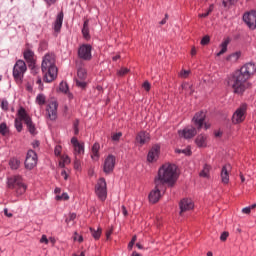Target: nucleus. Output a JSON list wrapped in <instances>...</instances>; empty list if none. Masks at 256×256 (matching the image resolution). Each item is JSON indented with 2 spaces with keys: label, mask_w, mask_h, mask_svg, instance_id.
<instances>
[{
  "label": "nucleus",
  "mask_w": 256,
  "mask_h": 256,
  "mask_svg": "<svg viewBox=\"0 0 256 256\" xmlns=\"http://www.w3.org/2000/svg\"><path fill=\"white\" fill-rule=\"evenodd\" d=\"M91 235L94 239H100L102 230L101 228H98L97 230L90 228Z\"/></svg>",
  "instance_id": "473e14b6"
},
{
  "label": "nucleus",
  "mask_w": 256,
  "mask_h": 256,
  "mask_svg": "<svg viewBox=\"0 0 256 256\" xmlns=\"http://www.w3.org/2000/svg\"><path fill=\"white\" fill-rule=\"evenodd\" d=\"M237 1L239 0H223V5L224 7H227L228 5H235V3H237Z\"/></svg>",
  "instance_id": "c03bdc74"
},
{
  "label": "nucleus",
  "mask_w": 256,
  "mask_h": 256,
  "mask_svg": "<svg viewBox=\"0 0 256 256\" xmlns=\"http://www.w3.org/2000/svg\"><path fill=\"white\" fill-rule=\"evenodd\" d=\"M163 185L157 186L155 183V188L149 194L150 203H157L161 199V191L163 190Z\"/></svg>",
  "instance_id": "f3484780"
},
{
  "label": "nucleus",
  "mask_w": 256,
  "mask_h": 256,
  "mask_svg": "<svg viewBox=\"0 0 256 256\" xmlns=\"http://www.w3.org/2000/svg\"><path fill=\"white\" fill-rule=\"evenodd\" d=\"M111 235H113V229L107 230L106 231V238L109 239V237H111Z\"/></svg>",
  "instance_id": "bf43d9fd"
},
{
  "label": "nucleus",
  "mask_w": 256,
  "mask_h": 256,
  "mask_svg": "<svg viewBox=\"0 0 256 256\" xmlns=\"http://www.w3.org/2000/svg\"><path fill=\"white\" fill-rule=\"evenodd\" d=\"M57 107H59V104H57V101L55 100L49 102L46 107V113L51 121H55L57 119Z\"/></svg>",
  "instance_id": "4468645a"
},
{
  "label": "nucleus",
  "mask_w": 256,
  "mask_h": 256,
  "mask_svg": "<svg viewBox=\"0 0 256 256\" xmlns=\"http://www.w3.org/2000/svg\"><path fill=\"white\" fill-rule=\"evenodd\" d=\"M40 243H44L45 245H49V238H47V235H42L40 239Z\"/></svg>",
  "instance_id": "8fccbe9b"
},
{
  "label": "nucleus",
  "mask_w": 256,
  "mask_h": 256,
  "mask_svg": "<svg viewBox=\"0 0 256 256\" xmlns=\"http://www.w3.org/2000/svg\"><path fill=\"white\" fill-rule=\"evenodd\" d=\"M241 57V52H234L227 56L226 61H230V63H237L239 61V58Z\"/></svg>",
  "instance_id": "a878e982"
},
{
  "label": "nucleus",
  "mask_w": 256,
  "mask_h": 256,
  "mask_svg": "<svg viewBox=\"0 0 256 256\" xmlns=\"http://www.w3.org/2000/svg\"><path fill=\"white\" fill-rule=\"evenodd\" d=\"M177 181V166L175 164H163L162 167L158 171V177L155 178V183L157 184V187L163 185L165 186V183L168 185H175Z\"/></svg>",
  "instance_id": "f03ea898"
},
{
  "label": "nucleus",
  "mask_w": 256,
  "mask_h": 256,
  "mask_svg": "<svg viewBox=\"0 0 256 256\" xmlns=\"http://www.w3.org/2000/svg\"><path fill=\"white\" fill-rule=\"evenodd\" d=\"M115 163H117V159L114 155L110 154L105 158L103 163V171L106 173V175L113 173V170L115 169Z\"/></svg>",
  "instance_id": "9b49d317"
},
{
  "label": "nucleus",
  "mask_w": 256,
  "mask_h": 256,
  "mask_svg": "<svg viewBox=\"0 0 256 256\" xmlns=\"http://www.w3.org/2000/svg\"><path fill=\"white\" fill-rule=\"evenodd\" d=\"M22 121L27 126V129L29 133H31V135H35L37 133V129L35 128V124H33L31 116H29V113H27V110H25V108L20 107L17 111V117L15 119V128L18 133H21L23 131Z\"/></svg>",
  "instance_id": "20e7f679"
},
{
  "label": "nucleus",
  "mask_w": 256,
  "mask_h": 256,
  "mask_svg": "<svg viewBox=\"0 0 256 256\" xmlns=\"http://www.w3.org/2000/svg\"><path fill=\"white\" fill-rule=\"evenodd\" d=\"M256 73V65L253 63H247L241 67L240 70L234 72V74L228 79V87H232L234 93L241 95L247 89V81L253 77Z\"/></svg>",
  "instance_id": "f257e3e1"
},
{
  "label": "nucleus",
  "mask_w": 256,
  "mask_h": 256,
  "mask_svg": "<svg viewBox=\"0 0 256 256\" xmlns=\"http://www.w3.org/2000/svg\"><path fill=\"white\" fill-rule=\"evenodd\" d=\"M180 207V215H183L184 213H187V211L193 210L195 205L193 204V200L184 198L179 203Z\"/></svg>",
  "instance_id": "dca6fc26"
},
{
  "label": "nucleus",
  "mask_w": 256,
  "mask_h": 256,
  "mask_svg": "<svg viewBox=\"0 0 256 256\" xmlns=\"http://www.w3.org/2000/svg\"><path fill=\"white\" fill-rule=\"evenodd\" d=\"M69 163H71V158H69V156H65V164L69 165Z\"/></svg>",
  "instance_id": "69168bd1"
},
{
  "label": "nucleus",
  "mask_w": 256,
  "mask_h": 256,
  "mask_svg": "<svg viewBox=\"0 0 256 256\" xmlns=\"http://www.w3.org/2000/svg\"><path fill=\"white\" fill-rule=\"evenodd\" d=\"M76 218H77V214H75V213H71L69 215V221H75Z\"/></svg>",
  "instance_id": "13d9d810"
},
{
  "label": "nucleus",
  "mask_w": 256,
  "mask_h": 256,
  "mask_svg": "<svg viewBox=\"0 0 256 256\" xmlns=\"http://www.w3.org/2000/svg\"><path fill=\"white\" fill-rule=\"evenodd\" d=\"M7 187L9 189H14L16 197H21L27 191V185L23 182V177L19 175H14L8 178Z\"/></svg>",
  "instance_id": "39448f33"
},
{
  "label": "nucleus",
  "mask_w": 256,
  "mask_h": 256,
  "mask_svg": "<svg viewBox=\"0 0 256 256\" xmlns=\"http://www.w3.org/2000/svg\"><path fill=\"white\" fill-rule=\"evenodd\" d=\"M210 41H211V38H209V36H204L201 40V45H209Z\"/></svg>",
  "instance_id": "a18cd8bd"
},
{
  "label": "nucleus",
  "mask_w": 256,
  "mask_h": 256,
  "mask_svg": "<svg viewBox=\"0 0 256 256\" xmlns=\"http://www.w3.org/2000/svg\"><path fill=\"white\" fill-rule=\"evenodd\" d=\"M213 13V5H210L208 11L206 13L199 14L198 17L205 18L209 17V14Z\"/></svg>",
  "instance_id": "c9c22d12"
},
{
  "label": "nucleus",
  "mask_w": 256,
  "mask_h": 256,
  "mask_svg": "<svg viewBox=\"0 0 256 256\" xmlns=\"http://www.w3.org/2000/svg\"><path fill=\"white\" fill-rule=\"evenodd\" d=\"M36 83H37V85H39L40 89H43V86L41 85V83H42L41 77L37 78Z\"/></svg>",
  "instance_id": "052dcab7"
},
{
  "label": "nucleus",
  "mask_w": 256,
  "mask_h": 256,
  "mask_svg": "<svg viewBox=\"0 0 256 256\" xmlns=\"http://www.w3.org/2000/svg\"><path fill=\"white\" fill-rule=\"evenodd\" d=\"M75 157H83L85 155V142H79L77 137H72L70 141Z\"/></svg>",
  "instance_id": "9d476101"
},
{
  "label": "nucleus",
  "mask_w": 256,
  "mask_h": 256,
  "mask_svg": "<svg viewBox=\"0 0 256 256\" xmlns=\"http://www.w3.org/2000/svg\"><path fill=\"white\" fill-rule=\"evenodd\" d=\"M189 75H191V71L190 70H182L180 72V77L182 79H187V77H189Z\"/></svg>",
  "instance_id": "4c0bfd02"
},
{
  "label": "nucleus",
  "mask_w": 256,
  "mask_h": 256,
  "mask_svg": "<svg viewBox=\"0 0 256 256\" xmlns=\"http://www.w3.org/2000/svg\"><path fill=\"white\" fill-rule=\"evenodd\" d=\"M63 18H64V14H63V12H60L57 15L56 20H55L54 25H53L55 33H60L61 27H63Z\"/></svg>",
  "instance_id": "412c9836"
},
{
  "label": "nucleus",
  "mask_w": 256,
  "mask_h": 256,
  "mask_svg": "<svg viewBox=\"0 0 256 256\" xmlns=\"http://www.w3.org/2000/svg\"><path fill=\"white\" fill-rule=\"evenodd\" d=\"M81 167V157H75L74 169H79Z\"/></svg>",
  "instance_id": "a19ab883"
},
{
  "label": "nucleus",
  "mask_w": 256,
  "mask_h": 256,
  "mask_svg": "<svg viewBox=\"0 0 256 256\" xmlns=\"http://www.w3.org/2000/svg\"><path fill=\"white\" fill-rule=\"evenodd\" d=\"M182 89H185V91H188L190 95H193V86L188 83L182 84Z\"/></svg>",
  "instance_id": "f704fd0d"
},
{
  "label": "nucleus",
  "mask_w": 256,
  "mask_h": 256,
  "mask_svg": "<svg viewBox=\"0 0 256 256\" xmlns=\"http://www.w3.org/2000/svg\"><path fill=\"white\" fill-rule=\"evenodd\" d=\"M160 151L161 147L159 145H154L148 152L147 161H149V163L157 161V159H159Z\"/></svg>",
  "instance_id": "6ab92c4d"
},
{
  "label": "nucleus",
  "mask_w": 256,
  "mask_h": 256,
  "mask_svg": "<svg viewBox=\"0 0 256 256\" xmlns=\"http://www.w3.org/2000/svg\"><path fill=\"white\" fill-rule=\"evenodd\" d=\"M55 1H57V0H45L47 5H53V3H55Z\"/></svg>",
  "instance_id": "774afa93"
},
{
  "label": "nucleus",
  "mask_w": 256,
  "mask_h": 256,
  "mask_svg": "<svg viewBox=\"0 0 256 256\" xmlns=\"http://www.w3.org/2000/svg\"><path fill=\"white\" fill-rule=\"evenodd\" d=\"M1 109H3V111H8V109H9V102L7 100H2L1 101Z\"/></svg>",
  "instance_id": "ea45409f"
},
{
  "label": "nucleus",
  "mask_w": 256,
  "mask_h": 256,
  "mask_svg": "<svg viewBox=\"0 0 256 256\" xmlns=\"http://www.w3.org/2000/svg\"><path fill=\"white\" fill-rule=\"evenodd\" d=\"M121 137H123V133L121 132L114 133L112 134V141H119Z\"/></svg>",
  "instance_id": "58836bf2"
},
{
  "label": "nucleus",
  "mask_w": 256,
  "mask_h": 256,
  "mask_svg": "<svg viewBox=\"0 0 256 256\" xmlns=\"http://www.w3.org/2000/svg\"><path fill=\"white\" fill-rule=\"evenodd\" d=\"M229 169H231V165L228 164L223 166L221 170V181L224 185L229 183Z\"/></svg>",
  "instance_id": "4be33fe9"
},
{
  "label": "nucleus",
  "mask_w": 256,
  "mask_h": 256,
  "mask_svg": "<svg viewBox=\"0 0 256 256\" xmlns=\"http://www.w3.org/2000/svg\"><path fill=\"white\" fill-rule=\"evenodd\" d=\"M243 21L249 29H256V11L252 10L243 15Z\"/></svg>",
  "instance_id": "ddd939ff"
},
{
  "label": "nucleus",
  "mask_w": 256,
  "mask_h": 256,
  "mask_svg": "<svg viewBox=\"0 0 256 256\" xmlns=\"http://www.w3.org/2000/svg\"><path fill=\"white\" fill-rule=\"evenodd\" d=\"M82 35L84 38L89 39V21H85L82 28Z\"/></svg>",
  "instance_id": "c756f323"
},
{
  "label": "nucleus",
  "mask_w": 256,
  "mask_h": 256,
  "mask_svg": "<svg viewBox=\"0 0 256 256\" xmlns=\"http://www.w3.org/2000/svg\"><path fill=\"white\" fill-rule=\"evenodd\" d=\"M59 167H61V169H63L65 167V158H61L59 161Z\"/></svg>",
  "instance_id": "4d7b16f0"
},
{
  "label": "nucleus",
  "mask_w": 256,
  "mask_h": 256,
  "mask_svg": "<svg viewBox=\"0 0 256 256\" xmlns=\"http://www.w3.org/2000/svg\"><path fill=\"white\" fill-rule=\"evenodd\" d=\"M229 45V40H225L221 43L220 48L221 50L217 53V57H221V55H225L227 53V46Z\"/></svg>",
  "instance_id": "cd10ccee"
},
{
  "label": "nucleus",
  "mask_w": 256,
  "mask_h": 256,
  "mask_svg": "<svg viewBox=\"0 0 256 256\" xmlns=\"http://www.w3.org/2000/svg\"><path fill=\"white\" fill-rule=\"evenodd\" d=\"M9 165L11 169L17 170V168L21 165V161H19L17 158H13L10 160Z\"/></svg>",
  "instance_id": "2f4dec72"
},
{
  "label": "nucleus",
  "mask_w": 256,
  "mask_h": 256,
  "mask_svg": "<svg viewBox=\"0 0 256 256\" xmlns=\"http://www.w3.org/2000/svg\"><path fill=\"white\" fill-rule=\"evenodd\" d=\"M36 103L37 105H40V107H42V105H45V103H47V98L43 94H38L36 97Z\"/></svg>",
  "instance_id": "7c9ffc66"
},
{
  "label": "nucleus",
  "mask_w": 256,
  "mask_h": 256,
  "mask_svg": "<svg viewBox=\"0 0 256 256\" xmlns=\"http://www.w3.org/2000/svg\"><path fill=\"white\" fill-rule=\"evenodd\" d=\"M55 199L56 201H63V199H65V192H63L61 195H56Z\"/></svg>",
  "instance_id": "6e6d98bb"
},
{
  "label": "nucleus",
  "mask_w": 256,
  "mask_h": 256,
  "mask_svg": "<svg viewBox=\"0 0 256 256\" xmlns=\"http://www.w3.org/2000/svg\"><path fill=\"white\" fill-rule=\"evenodd\" d=\"M176 153H183L184 155H191L190 149L176 150Z\"/></svg>",
  "instance_id": "3c124183"
},
{
  "label": "nucleus",
  "mask_w": 256,
  "mask_h": 256,
  "mask_svg": "<svg viewBox=\"0 0 256 256\" xmlns=\"http://www.w3.org/2000/svg\"><path fill=\"white\" fill-rule=\"evenodd\" d=\"M42 73L45 83H52L57 79V65L55 64V54H46L42 59Z\"/></svg>",
  "instance_id": "7ed1b4c3"
},
{
  "label": "nucleus",
  "mask_w": 256,
  "mask_h": 256,
  "mask_svg": "<svg viewBox=\"0 0 256 256\" xmlns=\"http://www.w3.org/2000/svg\"><path fill=\"white\" fill-rule=\"evenodd\" d=\"M127 73H129V69L127 68H122L121 70L118 71V75H120V77L127 75Z\"/></svg>",
  "instance_id": "de8ad7c7"
},
{
  "label": "nucleus",
  "mask_w": 256,
  "mask_h": 256,
  "mask_svg": "<svg viewBox=\"0 0 256 256\" xmlns=\"http://www.w3.org/2000/svg\"><path fill=\"white\" fill-rule=\"evenodd\" d=\"M191 55H192V57L195 56V55H197V49H196L195 47H192V49H191Z\"/></svg>",
  "instance_id": "0e129e2a"
},
{
  "label": "nucleus",
  "mask_w": 256,
  "mask_h": 256,
  "mask_svg": "<svg viewBox=\"0 0 256 256\" xmlns=\"http://www.w3.org/2000/svg\"><path fill=\"white\" fill-rule=\"evenodd\" d=\"M48 240H49V243H51L52 245H55V242H56L55 238L50 237Z\"/></svg>",
  "instance_id": "338daca9"
},
{
  "label": "nucleus",
  "mask_w": 256,
  "mask_h": 256,
  "mask_svg": "<svg viewBox=\"0 0 256 256\" xmlns=\"http://www.w3.org/2000/svg\"><path fill=\"white\" fill-rule=\"evenodd\" d=\"M96 196L100 201H105L107 199V182L105 178H100L95 186Z\"/></svg>",
  "instance_id": "0eeeda50"
},
{
  "label": "nucleus",
  "mask_w": 256,
  "mask_h": 256,
  "mask_svg": "<svg viewBox=\"0 0 256 256\" xmlns=\"http://www.w3.org/2000/svg\"><path fill=\"white\" fill-rule=\"evenodd\" d=\"M91 51H93V47L90 44H83L78 49V57L83 61H91L93 58Z\"/></svg>",
  "instance_id": "1a4fd4ad"
},
{
  "label": "nucleus",
  "mask_w": 256,
  "mask_h": 256,
  "mask_svg": "<svg viewBox=\"0 0 256 256\" xmlns=\"http://www.w3.org/2000/svg\"><path fill=\"white\" fill-rule=\"evenodd\" d=\"M72 129L74 131V135H79V120L78 119L73 121Z\"/></svg>",
  "instance_id": "72a5a7b5"
},
{
  "label": "nucleus",
  "mask_w": 256,
  "mask_h": 256,
  "mask_svg": "<svg viewBox=\"0 0 256 256\" xmlns=\"http://www.w3.org/2000/svg\"><path fill=\"white\" fill-rule=\"evenodd\" d=\"M57 93H65V84L63 83V81L60 83L57 89Z\"/></svg>",
  "instance_id": "09e8293b"
},
{
  "label": "nucleus",
  "mask_w": 256,
  "mask_h": 256,
  "mask_svg": "<svg viewBox=\"0 0 256 256\" xmlns=\"http://www.w3.org/2000/svg\"><path fill=\"white\" fill-rule=\"evenodd\" d=\"M143 89H145V91H150L151 90V84L149 82H144L143 83Z\"/></svg>",
  "instance_id": "864d4df0"
},
{
  "label": "nucleus",
  "mask_w": 256,
  "mask_h": 256,
  "mask_svg": "<svg viewBox=\"0 0 256 256\" xmlns=\"http://www.w3.org/2000/svg\"><path fill=\"white\" fill-rule=\"evenodd\" d=\"M205 117H206V114L203 111L195 114L192 121L194 125L197 127V129H202L203 124L205 123Z\"/></svg>",
  "instance_id": "aec40b11"
},
{
  "label": "nucleus",
  "mask_w": 256,
  "mask_h": 256,
  "mask_svg": "<svg viewBox=\"0 0 256 256\" xmlns=\"http://www.w3.org/2000/svg\"><path fill=\"white\" fill-rule=\"evenodd\" d=\"M227 237H229V232H223L220 236V240L227 241Z\"/></svg>",
  "instance_id": "603ef678"
},
{
  "label": "nucleus",
  "mask_w": 256,
  "mask_h": 256,
  "mask_svg": "<svg viewBox=\"0 0 256 256\" xmlns=\"http://www.w3.org/2000/svg\"><path fill=\"white\" fill-rule=\"evenodd\" d=\"M151 141V136L148 132L141 131L136 135L135 143L138 147H143V145H147Z\"/></svg>",
  "instance_id": "2eb2a0df"
},
{
  "label": "nucleus",
  "mask_w": 256,
  "mask_h": 256,
  "mask_svg": "<svg viewBox=\"0 0 256 256\" xmlns=\"http://www.w3.org/2000/svg\"><path fill=\"white\" fill-rule=\"evenodd\" d=\"M62 147L60 145H57L54 149V153L56 155V157H61V151H62Z\"/></svg>",
  "instance_id": "37998d69"
},
{
  "label": "nucleus",
  "mask_w": 256,
  "mask_h": 256,
  "mask_svg": "<svg viewBox=\"0 0 256 256\" xmlns=\"http://www.w3.org/2000/svg\"><path fill=\"white\" fill-rule=\"evenodd\" d=\"M0 133L2 135H5L7 133V124L6 123H1L0 124Z\"/></svg>",
  "instance_id": "79ce46f5"
},
{
  "label": "nucleus",
  "mask_w": 256,
  "mask_h": 256,
  "mask_svg": "<svg viewBox=\"0 0 256 256\" xmlns=\"http://www.w3.org/2000/svg\"><path fill=\"white\" fill-rule=\"evenodd\" d=\"M195 143L197 147H207V135L200 134L196 137Z\"/></svg>",
  "instance_id": "b1692460"
},
{
  "label": "nucleus",
  "mask_w": 256,
  "mask_h": 256,
  "mask_svg": "<svg viewBox=\"0 0 256 256\" xmlns=\"http://www.w3.org/2000/svg\"><path fill=\"white\" fill-rule=\"evenodd\" d=\"M122 213H123L124 217H127L128 212H127V208L125 206H122Z\"/></svg>",
  "instance_id": "680f3d73"
},
{
  "label": "nucleus",
  "mask_w": 256,
  "mask_h": 256,
  "mask_svg": "<svg viewBox=\"0 0 256 256\" xmlns=\"http://www.w3.org/2000/svg\"><path fill=\"white\" fill-rule=\"evenodd\" d=\"M25 167L26 169H33L34 167H37V153L33 150H29L26 155L25 159Z\"/></svg>",
  "instance_id": "f8f14e48"
},
{
  "label": "nucleus",
  "mask_w": 256,
  "mask_h": 256,
  "mask_svg": "<svg viewBox=\"0 0 256 256\" xmlns=\"http://www.w3.org/2000/svg\"><path fill=\"white\" fill-rule=\"evenodd\" d=\"M211 173V167L208 164H205L203 170L200 172V177H204L205 179H209Z\"/></svg>",
  "instance_id": "bb28decb"
},
{
  "label": "nucleus",
  "mask_w": 256,
  "mask_h": 256,
  "mask_svg": "<svg viewBox=\"0 0 256 256\" xmlns=\"http://www.w3.org/2000/svg\"><path fill=\"white\" fill-rule=\"evenodd\" d=\"M24 59L27 61V63H31V65H33V63H35V52L32 51L31 49H27L24 51Z\"/></svg>",
  "instance_id": "5701e85b"
},
{
  "label": "nucleus",
  "mask_w": 256,
  "mask_h": 256,
  "mask_svg": "<svg viewBox=\"0 0 256 256\" xmlns=\"http://www.w3.org/2000/svg\"><path fill=\"white\" fill-rule=\"evenodd\" d=\"M77 69H78V72H77L78 79H80V80L87 79V70L85 69L83 64H78Z\"/></svg>",
  "instance_id": "393cba45"
},
{
  "label": "nucleus",
  "mask_w": 256,
  "mask_h": 256,
  "mask_svg": "<svg viewBox=\"0 0 256 256\" xmlns=\"http://www.w3.org/2000/svg\"><path fill=\"white\" fill-rule=\"evenodd\" d=\"M99 149H100V145L99 143H94V145L92 146V159H98L99 158Z\"/></svg>",
  "instance_id": "c85d7f7f"
},
{
  "label": "nucleus",
  "mask_w": 256,
  "mask_h": 256,
  "mask_svg": "<svg viewBox=\"0 0 256 256\" xmlns=\"http://www.w3.org/2000/svg\"><path fill=\"white\" fill-rule=\"evenodd\" d=\"M77 87H81V89H85L87 87V82L85 80H76Z\"/></svg>",
  "instance_id": "e433bc0d"
},
{
  "label": "nucleus",
  "mask_w": 256,
  "mask_h": 256,
  "mask_svg": "<svg viewBox=\"0 0 256 256\" xmlns=\"http://www.w3.org/2000/svg\"><path fill=\"white\" fill-rule=\"evenodd\" d=\"M65 95L68 97V99H73V94L69 92V86H67V84L65 85Z\"/></svg>",
  "instance_id": "49530a36"
},
{
  "label": "nucleus",
  "mask_w": 256,
  "mask_h": 256,
  "mask_svg": "<svg viewBox=\"0 0 256 256\" xmlns=\"http://www.w3.org/2000/svg\"><path fill=\"white\" fill-rule=\"evenodd\" d=\"M4 213H5L6 217H13V214L9 213V210H7V208L4 209Z\"/></svg>",
  "instance_id": "e2e57ef3"
},
{
  "label": "nucleus",
  "mask_w": 256,
  "mask_h": 256,
  "mask_svg": "<svg viewBox=\"0 0 256 256\" xmlns=\"http://www.w3.org/2000/svg\"><path fill=\"white\" fill-rule=\"evenodd\" d=\"M178 135L184 139H193L197 135V129L195 127H186L183 130H179Z\"/></svg>",
  "instance_id": "a211bd4d"
},
{
  "label": "nucleus",
  "mask_w": 256,
  "mask_h": 256,
  "mask_svg": "<svg viewBox=\"0 0 256 256\" xmlns=\"http://www.w3.org/2000/svg\"><path fill=\"white\" fill-rule=\"evenodd\" d=\"M26 72H27V64H25V61L23 60L16 61L13 67V77L16 83H23V77H25Z\"/></svg>",
  "instance_id": "423d86ee"
},
{
  "label": "nucleus",
  "mask_w": 256,
  "mask_h": 256,
  "mask_svg": "<svg viewBox=\"0 0 256 256\" xmlns=\"http://www.w3.org/2000/svg\"><path fill=\"white\" fill-rule=\"evenodd\" d=\"M242 213H244V215H250L251 214V208L249 206L243 208Z\"/></svg>",
  "instance_id": "5fc2aeb1"
},
{
  "label": "nucleus",
  "mask_w": 256,
  "mask_h": 256,
  "mask_svg": "<svg viewBox=\"0 0 256 256\" xmlns=\"http://www.w3.org/2000/svg\"><path fill=\"white\" fill-rule=\"evenodd\" d=\"M247 114V104H242L233 114L232 123L239 125L245 121V115Z\"/></svg>",
  "instance_id": "6e6552de"
}]
</instances>
